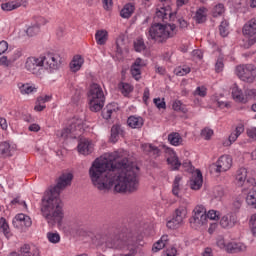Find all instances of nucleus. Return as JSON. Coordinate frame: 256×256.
<instances>
[{"mask_svg":"<svg viewBox=\"0 0 256 256\" xmlns=\"http://www.w3.org/2000/svg\"><path fill=\"white\" fill-rule=\"evenodd\" d=\"M139 167L127 158L116 159L113 154L96 158L89 169L90 179L99 191H109L114 185L116 193L137 191Z\"/></svg>","mask_w":256,"mask_h":256,"instance_id":"1","label":"nucleus"},{"mask_svg":"<svg viewBox=\"0 0 256 256\" xmlns=\"http://www.w3.org/2000/svg\"><path fill=\"white\" fill-rule=\"evenodd\" d=\"M73 181L72 173H64L58 179L55 186L50 187L42 197L41 213L46 219L49 227H61L63 223V201H61V192L71 185Z\"/></svg>","mask_w":256,"mask_h":256,"instance_id":"2","label":"nucleus"},{"mask_svg":"<svg viewBox=\"0 0 256 256\" xmlns=\"http://www.w3.org/2000/svg\"><path fill=\"white\" fill-rule=\"evenodd\" d=\"M88 101L90 111H93V113L102 111L103 119H106V121L111 119V115H113V111H115V109H113V104H108L105 107V94L103 93V89L99 84H92L90 86ZM103 107L105 108L103 109Z\"/></svg>","mask_w":256,"mask_h":256,"instance_id":"3","label":"nucleus"},{"mask_svg":"<svg viewBox=\"0 0 256 256\" xmlns=\"http://www.w3.org/2000/svg\"><path fill=\"white\" fill-rule=\"evenodd\" d=\"M146 35L151 41H156V43H165L167 39H171L177 35V25L161 24L159 22L154 23L150 26Z\"/></svg>","mask_w":256,"mask_h":256,"instance_id":"4","label":"nucleus"},{"mask_svg":"<svg viewBox=\"0 0 256 256\" xmlns=\"http://www.w3.org/2000/svg\"><path fill=\"white\" fill-rule=\"evenodd\" d=\"M160 3L163 4L160 8L156 9L154 19L156 21H159L160 19V21H163L164 23H167V21H175L177 12L171 10V0H160Z\"/></svg>","mask_w":256,"mask_h":256,"instance_id":"5","label":"nucleus"},{"mask_svg":"<svg viewBox=\"0 0 256 256\" xmlns=\"http://www.w3.org/2000/svg\"><path fill=\"white\" fill-rule=\"evenodd\" d=\"M236 75L244 83H253L256 79V67L253 64H242L236 67Z\"/></svg>","mask_w":256,"mask_h":256,"instance_id":"6","label":"nucleus"},{"mask_svg":"<svg viewBox=\"0 0 256 256\" xmlns=\"http://www.w3.org/2000/svg\"><path fill=\"white\" fill-rule=\"evenodd\" d=\"M25 69H27V71H29L33 75H36V77H41L43 73H45V69L43 68V60L41 59V56L39 58H27L25 62Z\"/></svg>","mask_w":256,"mask_h":256,"instance_id":"7","label":"nucleus"},{"mask_svg":"<svg viewBox=\"0 0 256 256\" xmlns=\"http://www.w3.org/2000/svg\"><path fill=\"white\" fill-rule=\"evenodd\" d=\"M242 33L248 39V47L256 44V18H252L245 23Z\"/></svg>","mask_w":256,"mask_h":256,"instance_id":"8","label":"nucleus"},{"mask_svg":"<svg viewBox=\"0 0 256 256\" xmlns=\"http://www.w3.org/2000/svg\"><path fill=\"white\" fill-rule=\"evenodd\" d=\"M40 57L44 69H49L50 71L59 69V65H61V58L59 55L48 52Z\"/></svg>","mask_w":256,"mask_h":256,"instance_id":"9","label":"nucleus"},{"mask_svg":"<svg viewBox=\"0 0 256 256\" xmlns=\"http://www.w3.org/2000/svg\"><path fill=\"white\" fill-rule=\"evenodd\" d=\"M231 165H233V159L229 155H222L216 163L211 165V169L215 171V173H225V171H229L231 169Z\"/></svg>","mask_w":256,"mask_h":256,"instance_id":"10","label":"nucleus"},{"mask_svg":"<svg viewBox=\"0 0 256 256\" xmlns=\"http://www.w3.org/2000/svg\"><path fill=\"white\" fill-rule=\"evenodd\" d=\"M185 217H187V208L181 206L176 209L173 218L169 220L166 224L168 229H179Z\"/></svg>","mask_w":256,"mask_h":256,"instance_id":"11","label":"nucleus"},{"mask_svg":"<svg viewBox=\"0 0 256 256\" xmlns=\"http://www.w3.org/2000/svg\"><path fill=\"white\" fill-rule=\"evenodd\" d=\"M83 129V119L74 117L67 128H64L61 132V137L67 139L71 133Z\"/></svg>","mask_w":256,"mask_h":256,"instance_id":"12","label":"nucleus"},{"mask_svg":"<svg viewBox=\"0 0 256 256\" xmlns=\"http://www.w3.org/2000/svg\"><path fill=\"white\" fill-rule=\"evenodd\" d=\"M19 7H27V1L24 0H10L1 4L2 11H15Z\"/></svg>","mask_w":256,"mask_h":256,"instance_id":"13","label":"nucleus"},{"mask_svg":"<svg viewBox=\"0 0 256 256\" xmlns=\"http://www.w3.org/2000/svg\"><path fill=\"white\" fill-rule=\"evenodd\" d=\"M201 187H203V173H201V170L197 169L196 173L192 175L190 179V189L199 191Z\"/></svg>","mask_w":256,"mask_h":256,"instance_id":"14","label":"nucleus"},{"mask_svg":"<svg viewBox=\"0 0 256 256\" xmlns=\"http://www.w3.org/2000/svg\"><path fill=\"white\" fill-rule=\"evenodd\" d=\"M77 149L81 155H91L93 153V144L88 139L82 138L78 143Z\"/></svg>","mask_w":256,"mask_h":256,"instance_id":"15","label":"nucleus"},{"mask_svg":"<svg viewBox=\"0 0 256 256\" xmlns=\"http://www.w3.org/2000/svg\"><path fill=\"white\" fill-rule=\"evenodd\" d=\"M13 153H15V146H11V144L7 141L0 143L1 159H7V157H13Z\"/></svg>","mask_w":256,"mask_h":256,"instance_id":"16","label":"nucleus"},{"mask_svg":"<svg viewBox=\"0 0 256 256\" xmlns=\"http://www.w3.org/2000/svg\"><path fill=\"white\" fill-rule=\"evenodd\" d=\"M237 223V215L230 213L223 216L220 220V225L223 229H231V227H235Z\"/></svg>","mask_w":256,"mask_h":256,"instance_id":"17","label":"nucleus"},{"mask_svg":"<svg viewBox=\"0 0 256 256\" xmlns=\"http://www.w3.org/2000/svg\"><path fill=\"white\" fill-rule=\"evenodd\" d=\"M169 157L167 158V163L171 167V171H179V167H181V161H179V157L175 151L168 149Z\"/></svg>","mask_w":256,"mask_h":256,"instance_id":"18","label":"nucleus"},{"mask_svg":"<svg viewBox=\"0 0 256 256\" xmlns=\"http://www.w3.org/2000/svg\"><path fill=\"white\" fill-rule=\"evenodd\" d=\"M8 256H41V254H39V250L38 249H34L31 252V246H29L28 244H24L20 248V253L12 252Z\"/></svg>","mask_w":256,"mask_h":256,"instance_id":"19","label":"nucleus"},{"mask_svg":"<svg viewBox=\"0 0 256 256\" xmlns=\"http://www.w3.org/2000/svg\"><path fill=\"white\" fill-rule=\"evenodd\" d=\"M144 153L148 155L149 157H152V159H157L159 155H161V150L159 147L153 145V144H144L142 145Z\"/></svg>","mask_w":256,"mask_h":256,"instance_id":"20","label":"nucleus"},{"mask_svg":"<svg viewBox=\"0 0 256 256\" xmlns=\"http://www.w3.org/2000/svg\"><path fill=\"white\" fill-rule=\"evenodd\" d=\"M246 249L247 246L241 242H230L226 245L227 253H243Z\"/></svg>","mask_w":256,"mask_h":256,"instance_id":"21","label":"nucleus"},{"mask_svg":"<svg viewBox=\"0 0 256 256\" xmlns=\"http://www.w3.org/2000/svg\"><path fill=\"white\" fill-rule=\"evenodd\" d=\"M127 123L131 129H141L145 125V120L141 116H130L128 117Z\"/></svg>","mask_w":256,"mask_h":256,"instance_id":"22","label":"nucleus"},{"mask_svg":"<svg viewBox=\"0 0 256 256\" xmlns=\"http://www.w3.org/2000/svg\"><path fill=\"white\" fill-rule=\"evenodd\" d=\"M108 39H109V32H107V30L101 29L96 31L95 40L97 45H105Z\"/></svg>","mask_w":256,"mask_h":256,"instance_id":"23","label":"nucleus"},{"mask_svg":"<svg viewBox=\"0 0 256 256\" xmlns=\"http://www.w3.org/2000/svg\"><path fill=\"white\" fill-rule=\"evenodd\" d=\"M119 135H123V129L121 128V125H113L111 128L110 136L111 143H117V141H119Z\"/></svg>","mask_w":256,"mask_h":256,"instance_id":"24","label":"nucleus"},{"mask_svg":"<svg viewBox=\"0 0 256 256\" xmlns=\"http://www.w3.org/2000/svg\"><path fill=\"white\" fill-rule=\"evenodd\" d=\"M133 13H135V5H133L132 3H128L124 5L122 10L120 11V16L123 19H129L131 15H133Z\"/></svg>","mask_w":256,"mask_h":256,"instance_id":"25","label":"nucleus"},{"mask_svg":"<svg viewBox=\"0 0 256 256\" xmlns=\"http://www.w3.org/2000/svg\"><path fill=\"white\" fill-rule=\"evenodd\" d=\"M0 229L2 230L6 239H11V237H13L11 229L9 228V224L7 223V220L3 217L0 218Z\"/></svg>","mask_w":256,"mask_h":256,"instance_id":"26","label":"nucleus"},{"mask_svg":"<svg viewBox=\"0 0 256 256\" xmlns=\"http://www.w3.org/2000/svg\"><path fill=\"white\" fill-rule=\"evenodd\" d=\"M83 65V58L81 56H75L70 63V69L73 73H77Z\"/></svg>","mask_w":256,"mask_h":256,"instance_id":"27","label":"nucleus"},{"mask_svg":"<svg viewBox=\"0 0 256 256\" xmlns=\"http://www.w3.org/2000/svg\"><path fill=\"white\" fill-rule=\"evenodd\" d=\"M190 223H194L195 225H205V223H207V214H194L190 218Z\"/></svg>","mask_w":256,"mask_h":256,"instance_id":"28","label":"nucleus"},{"mask_svg":"<svg viewBox=\"0 0 256 256\" xmlns=\"http://www.w3.org/2000/svg\"><path fill=\"white\" fill-rule=\"evenodd\" d=\"M168 141L171 145L178 147V145H181V143H183V138L179 133L173 132L168 135Z\"/></svg>","mask_w":256,"mask_h":256,"instance_id":"29","label":"nucleus"},{"mask_svg":"<svg viewBox=\"0 0 256 256\" xmlns=\"http://www.w3.org/2000/svg\"><path fill=\"white\" fill-rule=\"evenodd\" d=\"M18 88L20 89V93L22 95H30V93H35L37 88L29 85V84H18Z\"/></svg>","mask_w":256,"mask_h":256,"instance_id":"30","label":"nucleus"},{"mask_svg":"<svg viewBox=\"0 0 256 256\" xmlns=\"http://www.w3.org/2000/svg\"><path fill=\"white\" fill-rule=\"evenodd\" d=\"M232 97L235 101L239 103H245V98L243 97V91L239 87L235 86L232 88Z\"/></svg>","mask_w":256,"mask_h":256,"instance_id":"31","label":"nucleus"},{"mask_svg":"<svg viewBox=\"0 0 256 256\" xmlns=\"http://www.w3.org/2000/svg\"><path fill=\"white\" fill-rule=\"evenodd\" d=\"M246 203L252 209H256V190H252L248 192L247 197H246Z\"/></svg>","mask_w":256,"mask_h":256,"instance_id":"32","label":"nucleus"},{"mask_svg":"<svg viewBox=\"0 0 256 256\" xmlns=\"http://www.w3.org/2000/svg\"><path fill=\"white\" fill-rule=\"evenodd\" d=\"M236 181H238L239 185H243V183H245V181H247V169L245 168H240L237 171L236 174Z\"/></svg>","mask_w":256,"mask_h":256,"instance_id":"33","label":"nucleus"},{"mask_svg":"<svg viewBox=\"0 0 256 256\" xmlns=\"http://www.w3.org/2000/svg\"><path fill=\"white\" fill-rule=\"evenodd\" d=\"M219 33L221 37H227L229 35V22L227 20H223L219 26Z\"/></svg>","mask_w":256,"mask_h":256,"instance_id":"34","label":"nucleus"},{"mask_svg":"<svg viewBox=\"0 0 256 256\" xmlns=\"http://www.w3.org/2000/svg\"><path fill=\"white\" fill-rule=\"evenodd\" d=\"M182 177L180 175H177L173 181V188H172V193L176 197L179 195V187L181 185Z\"/></svg>","mask_w":256,"mask_h":256,"instance_id":"35","label":"nucleus"},{"mask_svg":"<svg viewBox=\"0 0 256 256\" xmlns=\"http://www.w3.org/2000/svg\"><path fill=\"white\" fill-rule=\"evenodd\" d=\"M119 87L121 89V93L122 95H124L125 97H127V95H129V93L133 92V86H131V84L129 83H120Z\"/></svg>","mask_w":256,"mask_h":256,"instance_id":"36","label":"nucleus"},{"mask_svg":"<svg viewBox=\"0 0 256 256\" xmlns=\"http://www.w3.org/2000/svg\"><path fill=\"white\" fill-rule=\"evenodd\" d=\"M207 11V9L205 8H200L199 10L196 11V21L197 23H204L205 19H206V15L205 12Z\"/></svg>","mask_w":256,"mask_h":256,"instance_id":"37","label":"nucleus"},{"mask_svg":"<svg viewBox=\"0 0 256 256\" xmlns=\"http://www.w3.org/2000/svg\"><path fill=\"white\" fill-rule=\"evenodd\" d=\"M47 239L50 243L56 244L59 243V241H61V236L59 235V233L48 232Z\"/></svg>","mask_w":256,"mask_h":256,"instance_id":"38","label":"nucleus"},{"mask_svg":"<svg viewBox=\"0 0 256 256\" xmlns=\"http://www.w3.org/2000/svg\"><path fill=\"white\" fill-rule=\"evenodd\" d=\"M134 49L138 53H141V51H145V41H143V38H138L137 41L134 42Z\"/></svg>","mask_w":256,"mask_h":256,"instance_id":"39","label":"nucleus"},{"mask_svg":"<svg viewBox=\"0 0 256 256\" xmlns=\"http://www.w3.org/2000/svg\"><path fill=\"white\" fill-rule=\"evenodd\" d=\"M238 138H239V136L236 134V132H232L230 134L228 140L223 142V146L224 147H231V145H233V143H235Z\"/></svg>","mask_w":256,"mask_h":256,"instance_id":"40","label":"nucleus"},{"mask_svg":"<svg viewBox=\"0 0 256 256\" xmlns=\"http://www.w3.org/2000/svg\"><path fill=\"white\" fill-rule=\"evenodd\" d=\"M39 31H41L39 25L30 26L26 30V35H28V37H35V35H38Z\"/></svg>","mask_w":256,"mask_h":256,"instance_id":"41","label":"nucleus"},{"mask_svg":"<svg viewBox=\"0 0 256 256\" xmlns=\"http://www.w3.org/2000/svg\"><path fill=\"white\" fill-rule=\"evenodd\" d=\"M200 135L201 137H203V139H205L206 141H209L211 137H213V130L211 128L206 127L201 130Z\"/></svg>","mask_w":256,"mask_h":256,"instance_id":"42","label":"nucleus"},{"mask_svg":"<svg viewBox=\"0 0 256 256\" xmlns=\"http://www.w3.org/2000/svg\"><path fill=\"white\" fill-rule=\"evenodd\" d=\"M225 13V6L223 4H218L214 7L212 15L213 17H219L220 15H223Z\"/></svg>","mask_w":256,"mask_h":256,"instance_id":"43","label":"nucleus"},{"mask_svg":"<svg viewBox=\"0 0 256 256\" xmlns=\"http://www.w3.org/2000/svg\"><path fill=\"white\" fill-rule=\"evenodd\" d=\"M130 71L132 77H134L136 81H139V79H141V68L132 65Z\"/></svg>","mask_w":256,"mask_h":256,"instance_id":"44","label":"nucleus"},{"mask_svg":"<svg viewBox=\"0 0 256 256\" xmlns=\"http://www.w3.org/2000/svg\"><path fill=\"white\" fill-rule=\"evenodd\" d=\"M175 73H176V75H177L178 77H183V76H185V75L191 73V68H189V67L181 68V67H180V68H177V69L175 70Z\"/></svg>","mask_w":256,"mask_h":256,"instance_id":"45","label":"nucleus"},{"mask_svg":"<svg viewBox=\"0 0 256 256\" xmlns=\"http://www.w3.org/2000/svg\"><path fill=\"white\" fill-rule=\"evenodd\" d=\"M177 23L179 25V29L182 31H185V29L189 27V23L183 18H177Z\"/></svg>","mask_w":256,"mask_h":256,"instance_id":"46","label":"nucleus"},{"mask_svg":"<svg viewBox=\"0 0 256 256\" xmlns=\"http://www.w3.org/2000/svg\"><path fill=\"white\" fill-rule=\"evenodd\" d=\"M154 105H156L157 109H166L167 107L165 101L161 100V98H154Z\"/></svg>","mask_w":256,"mask_h":256,"instance_id":"47","label":"nucleus"},{"mask_svg":"<svg viewBox=\"0 0 256 256\" xmlns=\"http://www.w3.org/2000/svg\"><path fill=\"white\" fill-rule=\"evenodd\" d=\"M194 95H198L199 97H205L207 95V88L205 87H197Z\"/></svg>","mask_w":256,"mask_h":256,"instance_id":"48","label":"nucleus"},{"mask_svg":"<svg viewBox=\"0 0 256 256\" xmlns=\"http://www.w3.org/2000/svg\"><path fill=\"white\" fill-rule=\"evenodd\" d=\"M26 217H27V215H25V214L16 215L13 220V225H15V223H20V225H23V222L25 221Z\"/></svg>","mask_w":256,"mask_h":256,"instance_id":"49","label":"nucleus"},{"mask_svg":"<svg viewBox=\"0 0 256 256\" xmlns=\"http://www.w3.org/2000/svg\"><path fill=\"white\" fill-rule=\"evenodd\" d=\"M243 205V201L240 198H236L232 204L233 211H239Z\"/></svg>","mask_w":256,"mask_h":256,"instance_id":"50","label":"nucleus"},{"mask_svg":"<svg viewBox=\"0 0 256 256\" xmlns=\"http://www.w3.org/2000/svg\"><path fill=\"white\" fill-rule=\"evenodd\" d=\"M207 214V210H205V207L203 205L196 206L194 208V215H205Z\"/></svg>","mask_w":256,"mask_h":256,"instance_id":"51","label":"nucleus"},{"mask_svg":"<svg viewBox=\"0 0 256 256\" xmlns=\"http://www.w3.org/2000/svg\"><path fill=\"white\" fill-rule=\"evenodd\" d=\"M223 67H225L223 64V59L219 58L215 64L216 73H221V71H223Z\"/></svg>","mask_w":256,"mask_h":256,"instance_id":"52","label":"nucleus"},{"mask_svg":"<svg viewBox=\"0 0 256 256\" xmlns=\"http://www.w3.org/2000/svg\"><path fill=\"white\" fill-rule=\"evenodd\" d=\"M165 247V244H162L160 240H158L152 247V251L154 253H157L158 251H161Z\"/></svg>","mask_w":256,"mask_h":256,"instance_id":"53","label":"nucleus"},{"mask_svg":"<svg viewBox=\"0 0 256 256\" xmlns=\"http://www.w3.org/2000/svg\"><path fill=\"white\" fill-rule=\"evenodd\" d=\"M207 219H211L212 221H215V219H219V215H217V211L210 210L206 214Z\"/></svg>","mask_w":256,"mask_h":256,"instance_id":"54","label":"nucleus"},{"mask_svg":"<svg viewBox=\"0 0 256 256\" xmlns=\"http://www.w3.org/2000/svg\"><path fill=\"white\" fill-rule=\"evenodd\" d=\"M9 49V44L7 43V41H1L0 42V55H3V53H5V51H7Z\"/></svg>","mask_w":256,"mask_h":256,"instance_id":"55","label":"nucleus"},{"mask_svg":"<svg viewBox=\"0 0 256 256\" xmlns=\"http://www.w3.org/2000/svg\"><path fill=\"white\" fill-rule=\"evenodd\" d=\"M12 61L11 58L8 59L7 56H2L0 58V65H4L5 67H9L11 65Z\"/></svg>","mask_w":256,"mask_h":256,"instance_id":"56","label":"nucleus"},{"mask_svg":"<svg viewBox=\"0 0 256 256\" xmlns=\"http://www.w3.org/2000/svg\"><path fill=\"white\" fill-rule=\"evenodd\" d=\"M103 8L106 11L111 10V7H113V0H102Z\"/></svg>","mask_w":256,"mask_h":256,"instance_id":"57","label":"nucleus"},{"mask_svg":"<svg viewBox=\"0 0 256 256\" xmlns=\"http://www.w3.org/2000/svg\"><path fill=\"white\" fill-rule=\"evenodd\" d=\"M246 97L250 99H256V89H247L245 91Z\"/></svg>","mask_w":256,"mask_h":256,"instance_id":"58","label":"nucleus"},{"mask_svg":"<svg viewBox=\"0 0 256 256\" xmlns=\"http://www.w3.org/2000/svg\"><path fill=\"white\" fill-rule=\"evenodd\" d=\"M51 101V96L46 95V96H40L37 98V103H47Z\"/></svg>","mask_w":256,"mask_h":256,"instance_id":"59","label":"nucleus"},{"mask_svg":"<svg viewBox=\"0 0 256 256\" xmlns=\"http://www.w3.org/2000/svg\"><path fill=\"white\" fill-rule=\"evenodd\" d=\"M181 165L184 167V169H187V171H193V165L191 164V161L186 160Z\"/></svg>","mask_w":256,"mask_h":256,"instance_id":"60","label":"nucleus"},{"mask_svg":"<svg viewBox=\"0 0 256 256\" xmlns=\"http://www.w3.org/2000/svg\"><path fill=\"white\" fill-rule=\"evenodd\" d=\"M166 255L167 256H177V248H175L173 246L168 248L166 251Z\"/></svg>","mask_w":256,"mask_h":256,"instance_id":"61","label":"nucleus"},{"mask_svg":"<svg viewBox=\"0 0 256 256\" xmlns=\"http://www.w3.org/2000/svg\"><path fill=\"white\" fill-rule=\"evenodd\" d=\"M29 131H32L34 133H37L39 131H41V126H39V124H31L29 127H28Z\"/></svg>","mask_w":256,"mask_h":256,"instance_id":"62","label":"nucleus"},{"mask_svg":"<svg viewBox=\"0 0 256 256\" xmlns=\"http://www.w3.org/2000/svg\"><path fill=\"white\" fill-rule=\"evenodd\" d=\"M247 135L250 137V139L256 140V128H250L247 130Z\"/></svg>","mask_w":256,"mask_h":256,"instance_id":"63","label":"nucleus"},{"mask_svg":"<svg viewBox=\"0 0 256 256\" xmlns=\"http://www.w3.org/2000/svg\"><path fill=\"white\" fill-rule=\"evenodd\" d=\"M193 57L196 59H203V52L201 50H194L192 52Z\"/></svg>","mask_w":256,"mask_h":256,"instance_id":"64","label":"nucleus"}]
</instances>
